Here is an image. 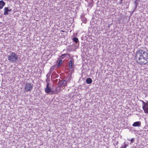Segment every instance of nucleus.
<instances>
[{
	"label": "nucleus",
	"instance_id": "obj_3",
	"mask_svg": "<svg viewBox=\"0 0 148 148\" xmlns=\"http://www.w3.org/2000/svg\"><path fill=\"white\" fill-rule=\"evenodd\" d=\"M45 92L46 93L50 95L56 94L58 93L57 91H56V92H53V91L51 90V87L49 86V83H48L47 84L46 87L45 89Z\"/></svg>",
	"mask_w": 148,
	"mask_h": 148
},
{
	"label": "nucleus",
	"instance_id": "obj_4",
	"mask_svg": "<svg viewBox=\"0 0 148 148\" xmlns=\"http://www.w3.org/2000/svg\"><path fill=\"white\" fill-rule=\"evenodd\" d=\"M33 87V84L31 83H27L25 86V89L26 91L30 92L32 90Z\"/></svg>",
	"mask_w": 148,
	"mask_h": 148
},
{
	"label": "nucleus",
	"instance_id": "obj_18",
	"mask_svg": "<svg viewBox=\"0 0 148 148\" xmlns=\"http://www.w3.org/2000/svg\"><path fill=\"white\" fill-rule=\"evenodd\" d=\"M134 139L133 138H132V139L130 141L131 143H133V142H134Z\"/></svg>",
	"mask_w": 148,
	"mask_h": 148
},
{
	"label": "nucleus",
	"instance_id": "obj_12",
	"mask_svg": "<svg viewBox=\"0 0 148 148\" xmlns=\"http://www.w3.org/2000/svg\"><path fill=\"white\" fill-rule=\"evenodd\" d=\"M64 80H59V82H58V84H59V85H63V83H64Z\"/></svg>",
	"mask_w": 148,
	"mask_h": 148
},
{
	"label": "nucleus",
	"instance_id": "obj_22",
	"mask_svg": "<svg viewBox=\"0 0 148 148\" xmlns=\"http://www.w3.org/2000/svg\"><path fill=\"white\" fill-rule=\"evenodd\" d=\"M49 74V73L47 74V75H48Z\"/></svg>",
	"mask_w": 148,
	"mask_h": 148
},
{
	"label": "nucleus",
	"instance_id": "obj_5",
	"mask_svg": "<svg viewBox=\"0 0 148 148\" xmlns=\"http://www.w3.org/2000/svg\"><path fill=\"white\" fill-rule=\"evenodd\" d=\"M141 101L143 103V108L145 112L148 113V101L147 103H145L143 100Z\"/></svg>",
	"mask_w": 148,
	"mask_h": 148
},
{
	"label": "nucleus",
	"instance_id": "obj_13",
	"mask_svg": "<svg viewBox=\"0 0 148 148\" xmlns=\"http://www.w3.org/2000/svg\"><path fill=\"white\" fill-rule=\"evenodd\" d=\"M73 41L77 43L78 42V38L76 37H74L73 38Z\"/></svg>",
	"mask_w": 148,
	"mask_h": 148
},
{
	"label": "nucleus",
	"instance_id": "obj_21",
	"mask_svg": "<svg viewBox=\"0 0 148 148\" xmlns=\"http://www.w3.org/2000/svg\"><path fill=\"white\" fill-rule=\"evenodd\" d=\"M61 32H64V31H63V30H62V31H61Z\"/></svg>",
	"mask_w": 148,
	"mask_h": 148
},
{
	"label": "nucleus",
	"instance_id": "obj_16",
	"mask_svg": "<svg viewBox=\"0 0 148 148\" xmlns=\"http://www.w3.org/2000/svg\"><path fill=\"white\" fill-rule=\"evenodd\" d=\"M64 83H63V86H66L67 85L66 81L65 80H64Z\"/></svg>",
	"mask_w": 148,
	"mask_h": 148
},
{
	"label": "nucleus",
	"instance_id": "obj_11",
	"mask_svg": "<svg viewBox=\"0 0 148 148\" xmlns=\"http://www.w3.org/2000/svg\"><path fill=\"white\" fill-rule=\"evenodd\" d=\"M92 82V80L91 78H88L86 80V82L87 84H90Z\"/></svg>",
	"mask_w": 148,
	"mask_h": 148
},
{
	"label": "nucleus",
	"instance_id": "obj_7",
	"mask_svg": "<svg viewBox=\"0 0 148 148\" xmlns=\"http://www.w3.org/2000/svg\"><path fill=\"white\" fill-rule=\"evenodd\" d=\"M74 66V61L73 59H71L69 62V68L71 69Z\"/></svg>",
	"mask_w": 148,
	"mask_h": 148
},
{
	"label": "nucleus",
	"instance_id": "obj_23",
	"mask_svg": "<svg viewBox=\"0 0 148 148\" xmlns=\"http://www.w3.org/2000/svg\"><path fill=\"white\" fill-rule=\"evenodd\" d=\"M86 21H84V23H86Z\"/></svg>",
	"mask_w": 148,
	"mask_h": 148
},
{
	"label": "nucleus",
	"instance_id": "obj_8",
	"mask_svg": "<svg viewBox=\"0 0 148 148\" xmlns=\"http://www.w3.org/2000/svg\"><path fill=\"white\" fill-rule=\"evenodd\" d=\"M5 4V3L3 0L0 1V10L3 9Z\"/></svg>",
	"mask_w": 148,
	"mask_h": 148
},
{
	"label": "nucleus",
	"instance_id": "obj_2",
	"mask_svg": "<svg viewBox=\"0 0 148 148\" xmlns=\"http://www.w3.org/2000/svg\"><path fill=\"white\" fill-rule=\"evenodd\" d=\"M8 60L10 62H16L18 59V55L14 52H10L7 55Z\"/></svg>",
	"mask_w": 148,
	"mask_h": 148
},
{
	"label": "nucleus",
	"instance_id": "obj_19",
	"mask_svg": "<svg viewBox=\"0 0 148 148\" xmlns=\"http://www.w3.org/2000/svg\"><path fill=\"white\" fill-rule=\"evenodd\" d=\"M53 66H52L51 68V70L50 71V72L53 71Z\"/></svg>",
	"mask_w": 148,
	"mask_h": 148
},
{
	"label": "nucleus",
	"instance_id": "obj_15",
	"mask_svg": "<svg viewBox=\"0 0 148 148\" xmlns=\"http://www.w3.org/2000/svg\"><path fill=\"white\" fill-rule=\"evenodd\" d=\"M62 60H60L59 62L58 63V66H60L61 64L62 63Z\"/></svg>",
	"mask_w": 148,
	"mask_h": 148
},
{
	"label": "nucleus",
	"instance_id": "obj_9",
	"mask_svg": "<svg viewBox=\"0 0 148 148\" xmlns=\"http://www.w3.org/2000/svg\"><path fill=\"white\" fill-rule=\"evenodd\" d=\"M141 125V123L140 121H137L134 122L132 125L134 127H139Z\"/></svg>",
	"mask_w": 148,
	"mask_h": 148
},
{
	"label": "nucleus",
	"instance_id": "obj_10",
	"mask_svg": "<svg viewBox=\"0 0 148 148\" xmlns=\"http://www.w3.org/2000/svg\"><path fill=\"white\" fill-rule=\"evenodd\" d=\"M134 3L135 8L134 10L132 12V13H133L134 12V11L135 9L137 8L138 3V0H136L135 1H134Z\"/></svg>",
	"mask_w": 148,
	"mask_h": 148
},
{
	"label": "nucleus",
	"instance_id": "obj_17",
	"mask_svg": "<svg viewBox=\"0 0 148 148\" xmlns=\"http://www.w3.org/2000/svg\"><path fill=\"white\" fill-rule=\"evenodd\" d=\"M126 145L125 144V143H124V145L122 146L120 148H126Z\"/></svg>",
	"mask_w": 148,
	"mask_h": 148
},
{
	"label": "nucleus",
	"instance_id": "obj_6",
	"mask_svg": "<svg viewBox=\"0 0 148 148\" xmlns=\"http://www.w3.org/2000/svg\"><path fill=\"white\" fill-rule=\"evenodd\" d=\"M4 15L6 16L8 15L10 12L12 11V9L8 7H5L4 9Z\"/></svg>",
	"mask_w": 148,
	"mask_h": 148
},
{
	"label": "nucleus",
	"instance_id": "obj_14",
	"mask_svg": "<svg viewBox=\"0 0 148 148\" xmlns=\"http://www.w3.org/2000/svg\"><path fill=\"white\" fill-rule=\"evenodd\" d=\"M50 81V78L49 77H47L46 79V82H47V84L49 83V82Z\"/></svg>",
	"mask_w": 148,
	"mask_h": 148
},
{
	"label": "nucleus",
	"instance_id": "obj_1",
	"mask_svg": "<svg viewBox=\"0 0 148 148\" xmlns=\"http://www.w3.org/2000/svg\"><path fill=\"white\" fill-rule=\"evenodd\" d=\"M136 62L140 65H145L148 62V53L142 49H138L135 56Z\"/></svg>",
	"mask_w": 148,
	"mask_h": 148
},
{
	"label": "nucleus",
	"instance_id": "obj_20",
	"mask_svg": "<svg viewBox=\"0 0 148 148\" xmlns=\"http://www.w3.org/2000/svg\"><path fill=\"white\" fill-rule=\"evenodd\" d=\"M65 55V54H64V55H62V56H61V57L62 58H64V55Z\"/></svg>",
	"mask_w": 148,
	"mask_h": 148
}]
</instances>
